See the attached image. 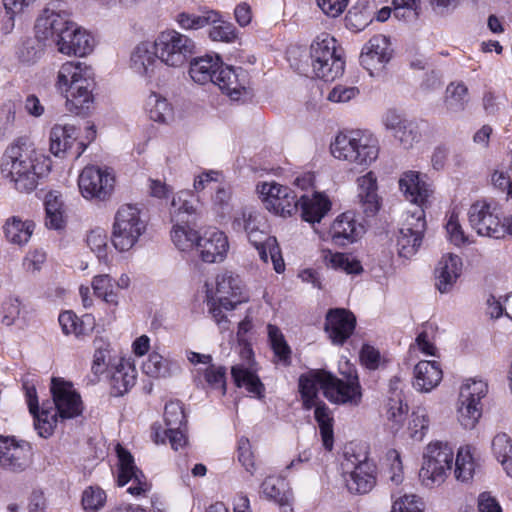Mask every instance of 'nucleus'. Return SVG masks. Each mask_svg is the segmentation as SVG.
<instances>
[{
    "mask_svg": "<svg viewBox=\"0 0 512 512\" xmlns=\"http://www.w3.org/2000/svg\"><path fill=\"white\" fill-rule=\"evenodd\" d=\"M73 24L74 22L65 13L47 8L37 19L35 25L36 36L43 41L51 39L58 47V42L61 38H64V34L68 32Z\"/></svg>",
    "mask_w": 512,
    "mask_h": 512,
    "instance_id": "23",
    "label": "nucleus"
},
{
    "mask_svg": "<svg viewBox=\"0 0 512 512\" xmlns=\"http://www.w3.org/2000/svg\"><path fill=\"white\" fill-rule=\"evenodd\" d=\"M454 462V476L457 481L467 483L473 479L476 462L469 446H463L458 449Z\"/></svg>",
    "mask_w": 512,
    "mask_h": 512,
    "instance_id": "42",
    "label": "nucleus"
},
{
    "mask_svg": "<svg viewBox=\"0 0 512 512\" xmlns=\"http://www.w3.org/2000/svg\"><path fill=\"white\" fill-rule=\"evenodd\" d=\"M32 455L28 442L0 436V468L14 473L23 472L30 466Z\"/></svg>",
    "mask_w": 512,
    "mask_h": 512,
    "instance_id": "15",
    "label": "nucleus"
},
{
    "mask_svg": "<svg viewBox=\"0 0 512 512\" xmlns=\"http://www.w3.org/2000/svg\"><path fill=\"white\" fill-rule=\"evenodd\" d=\"M149 118L158 123H168L174 117V110L169 101L157 92H151L144 104Z\"/></svg>",
    "mask_w": 512,
    "mask_h": 512,
    "instance_id": "38",
    "label": "nucleus"
},
{
    "mask_svg": "<svg viewBox=\"0 0 512 512\" xmlns=\"http://www.w3.org/2000/svg\"><path fill=\"white\" fill-rule=\"evenodd\" d=\"M77 128L70 124H55L50 131V151L55 156H60L66 152L75 151L72 154L78 158L85 151L86 146L83 142H77Z\"/></svg>",
    "mask_w": 512,
    "mask_h": 512,
    "instance_id": "24",
    "label": "nucleus"
},
{
    "mask_svg": "<svg viewBox=\"0 0 512 512\" xmlns=\"http://www.w3.org/2000/svg\"><path fill=\"white\" fill-rule=\"evenodd\" d=\"M386 416L395 425H400L408 412V406L403 397H389L386 403Z\"/></svg>",
    "mask_w": 512,
    "mask_h": 512,
    "instance_id": "64",
    "label": "nucleus"
},
{
    "mask_svg": "<svg viewBox=\"0 0 512 512\" xmlns=\"http://www.w3.org/2000/svg\"><path fill=\"white\" fill-rule=\"evenodd\" d=\"M200 236L197 231L188 225H174L171 231V239L174 245L182 251L190 250L194 246L197 248Z\"/></svg>",
    "mask_w": 512,
    "mask_h": 512,
    "instance_id": "51",
    "label": "nucleus"
},
{
    "mask_svg": "<svg viewBox=\"0 0 512 512\" xmlns=\"http://www.w3.org/2000/svg\"><path fill=\"white\" fill-rule=\"evenodd\" d=\"M267 332L275 358L282 364L289 365L291 361V348L287 344L283 333L277 326L272 324L267 326Z\"/></svg>",
    "mask_w": 512,
    "mask_h": 512,
    "instance_id": "50",
    "label": "nucleus"
},
{
    "mask_svg": "<svg viewBox=\"0 0 512 512\" xmlns=\"http://www.w3.org/2000/svg\"><path fill=\"white\" fill-rule=\"evenodd\" d=\"M106 501L105 492L98 487H88L82 495V505L87 512H96L104 506Z\"/></svg>",
    "mask_w": 512,
    "mask_h": 512,
    "instance_id": "61",
    "label": "nucleus"
},
{
    "mask_svg": "<svg viewBox=\"0 0 512 512\" xmlns=\"http://www.w3.org/2000/svg\"><path fill=\"white\" fill-rule=\"evenodd\" d=\"M91 285L94 294L109 307L116 308L119 305V294L114 290L113 279L110 275L94 276Z\"/></svg>",
    "mask_w": 512,
    "mask_h": 512,
    "instance_id": "43",
    "label": "nucleus"
},
{
    "mask_svg": "<svg viewBox=\"0 0 512 512\" xmlns=\"http://www.w3.org/2000/svg\"><path fill=\"white\" fill-rule=\"evenodd\" d=\"M146 230L140 210L131 204H124L116 211L112 226L111 241L120 252L132 249Z\"/></svg>",
    "mask_w": 512,
    "mask_h": 512,
    "instance_id": "9",
    "label": "nucleus"
},
{
    "mask_svg": "<svg viewBox=\"0 0 512 512\" xmlns=\"http://www.w3.org/2000/svg\"><path fill=\"white\" fill-rule=\"evenodd\" d=\"M52 161L27 137L14 140L0 164L2 178L18 193L30 194L49 176Z\"/></svg>",
    "mask_w": 512,
    "mask_h": 512,
    "instance_id": "1",
    "label": "nucleus"
},
{
    "mask_svg": "<svg viewBox=\"0 0 512 512\" xmlns=\"http://www.w3.org/2000/svg\"><path fill=\"white\" fill-rule=\"evenodd\" d=\"M488 393V384L483 379L469 378L460 386L458 399L460 401L481 405V400Z\"/></svg>",
    "mask_w": 512,
    "mask_h": 512,
    "instance_id": "46",
    "label": "nucleus"
},
{
    "mask_svg": "<svg viewBox=\"0 0 512 512\" xmlns=\"http://www.w3.org/2000/svg\"><path fill=\"white\" fill-rule=\"evenodd\" d=\"M35 229V223L30 219H22L20 216L9 217L4 225L5 239L12 245L25 246L31 239Z\"/></svg>",
    "mask_w": 512,
    "mask_h": 512,
    "instance_id": "36",
    "label": "nucleus"
},
{
    "mask_svg": "<svg viewBox=\"0 0 512 512\" xmlns=\"http://www.w3.org/2000/svg\"><path fill=\"white\" fill-rule=\"evenodd\" d=\"M314 417L317 421L322 437L323 445L327 450L333 448V418L329 408L324 403L317 402L314 405Z\"/></svg>",
    "mask_w": 512,
    "mask_h": 512,
    "instance_id": "47",
    "label": "nucleus"
},
{
    "mask_svg": "<svg viewBox=\"0 0 512 512\" xmlns=\"http://www.w3.org/2000/svg\"><path fill=\"white\" fill-rule=\"evenodd\" d=\"M130 68L147 83L158 84L166 74L153 42L143 41L134 47L130 55Z\"/></svg>",
    "mask_w": 512,
    "mask_h": 512,
    "instance_id": "14",
    "label": "nucleus"
},
{
    "mask_svg": "<svg viewBox=\"0 0 512 512\" xmlns=\"http://www.w3.org/2000/svg\"><path fill=\"white\" fill-rule=\"evenodd\" d=\"M55 87L64 96L68 111L82 115L92 108L96 82L90 65L80 61H66L59 67Z\"/></svg>",
    "mask_w": 512,
    "mask_h": 512,
    "instance_id": "3",
    "label": "nucleus"
},
{
    "mask_svg": "<svg viewBox=\"0 0 512 512\" xmlns=\"http://www.w3.org/2000/svg\"><path fill=\"white\" fill-rule=\"evenodd\" d=\"M393 136L405 149H409L420 141L421 132L417 123L407 120Z\"/></svg>",
    "mask_w": 512,
    "mask_h": 512,
    "instance_id": "58",
    "label": "nucleus"
},
{
    "mask_svg": "<svg viewBox=\"0 0 512 512\" xmlns=\"http://www.w3.org/2000/svg\"><path fill=\"white\" fill-rule=\"evenodd\" d=\"M256 192L264 207L275 215L288 217L298 210L297 195L287 186L264 181L257 184Z\"/></svg>",
    "mask_w": 512,
    "mask_h": 512,
    "instance_id": "12",
    "label": "nucleus"
},
{
    "mask_svg": "<svg viewBox=\"0 0 512 512\" xmlns=\"http://www.w3.org/2000/svg\"><path fill=\"white\" fill-rule=\"evenodd\" d=\"M327 373L324 370H314L299 378V390L306 409H311L316 405L319 390L325 394Z\"/></svg>",
    "mask_w": 512,
    "mask_h": 512,
    "instance_id": "33",
    "label": "nucleus"
},
{
    "mask_svg": "<svg viewBox=\"0 0 512 512\" xmlns=\"http://www.w3.org/2000/svg\"><path fill=\"white\" fill-rule=\"evenodd\" d=\"M141 368L143 373L151 378H168L173 375L174 363L154 350L143 361Z\"/></svg>",
    "mask_w": 512,
    "mask_h": 512,
    "instance_id": "41",
    "label": "nucleus"
},
{
    "mask_svg": "<svg viewBox=\"0 0 512 512\" xmlns=\"http://www.w3.org/2000/svg\"><path fill=\"white\" fill-rule=\"evenodd\" d=\"M426 230L425 211L415 208L408 211L396 237L398 255L409 259L419 250Z\"/></svg>",
    "mask_w": 512,
    "mask_h": 512,
    "instance_id": "11",
    "label": "nucleus"
},
{
    "mask_svg": "<svg viewBox=\"0 0 512 512\" xmlns=\"http://www.w3.org/2000/svg\"><path fill=\"white\" fill-rule=\"evenodd\" d=\"M500 208L494 202L478 200L468 210L469 223L480 236L499 239L505 236Z\"/></svg>",
    "mask_w": 512,
    "mask_h": 512,
    "instance_id": "13",
    "label": "nucleus"
},
{
    "mask_svg": "<svg viewBox=\"0 0 512 512\" xmlns=\"http://www.w3.org/2000/svg\"><path fill=\"white\" fill-rule=\"evenodd\" d=\"M116 453L119 461V473L117 483L119 486H125L129 481H133L136 485H132L127 492L133 496H139L150 490V485L142 471H140L135 463L134 458L120 444L116 446Z\"/></svg>",
    "mask_w": 512,
    "mask_h": 512,
    "instance_id": "22",
    "label": "nucleus"
},
{
    "mask_svg": "<svg viewBox=\"0 0 512 512\" xmlns=\"http://www.w3.org/2000/svg\"><path fill=\"white\" fill-rule=\"evenodd\" d=\"M94 48V38L86 30L78 27L76 23L70 26V29L64 38L58 42V51L67 56L83 57L90 54Z\"/></svg>",
    "mask_w": 512,
    "mask_h": 512,
    "instance_id": "27",
    "label": "nucleus"
},
{
    "mask_svg": "<svg viewBox=\"0 0 512 512\" xmlns=\"http://www.w3.org/2000/svg\"><path fill=\"white\" fill-rule=\"evenodd\" d=\"M356 318L345 309L330 310L326 316L325 331L334 344H343L355 329Z\"/></svg>",
    "mask_w": 512,
    "mask_h": 512,
    "instance_id": "26",
    "label": "nucleus"
},
{
    "mask_svg": "<svg viewBox=\"0 0 512 512\" xmlns=\"http://www.w3.org/2000/svg\"><path fill=\"white\" fill-rule=\"evenodd\" d=\"M430 425V418L428 412L425 408L418 407L416 408L412 414L410 415L408 425H407V433L408 436L417 442H421L428 430Z\"/></svg>",
    "mask_w": 512,
    "mask_h": 512,
    "instance_id": "48",
    "label": "nucleus"
},
{
    "mask_svg": "<svg viewBox=\"0 0 512 512\" xmlns=\"http://www.w3.org/2000/svg\"><path fill=\"white\" fill-rule=\"evenodd\" d=\"M512 152L491 174V183L498 190L506 193L507 199L512 198Z\"/></svg>",
    "mask_w": 512,
    "mask_h": 512,
    "instance_id": "49",
    "label": "nucleus"
},
{
    "mask_svg": "<svg viewBox=\"0 0 512 512\" xmlns=\"http://www.w3.org/2000/svg\"><path fill=\"white\" fill-rule=\"evenodd\" d=\"M213 212L219 217H225L233 210L232 191L229 186L219 185L211 198Z\"/></svg>",
    "mask_w": 512,
    "mask_h": 512,
    "instance_id": "53",
    "label": "nucleus"
},
{
    "mask_svg": "<svg viewBox=\"0 0 512 512\" xmlns=\"http://www.w3.org/2000/svg\"><path fill=\"white\" fill-rule=\"evenodd\" d=\"M461 258L452 253L442 256L435 269L436 288L442 294L450 292L462 272Z\"/></svg>",
    "mask_w": 512,
    "mask_h": 512,
    "instance_id": "30",
    "label": "nucleus"
},
{
    "mask_svg": "<svg viewBox=\"0 0 512 512\" xmlns=\"http://www.w3.org/2000/svg\"><path fill=\"white\" fill-rule=\"evenodd\" d=\"M325 397L336 404L358 405L362 397L358 376L350 370L345 379H338L328 372Z\"/></svg>",
    "mask_w": 512,
    "mask_h": 512,
    "instance_id": "16",
    "label": "nucleus"
},
{
    "mask_svg": "<svg viewBox=\"0 0 512 512\" xmlns=\"http://www.w3.org/2000/svg\"><path fill=\"white\" fill-rule=\"evenodd\" d=\"M115 185V174L107 167L88 165L78 177L80 193L87 200H109L114 193Z\"/></svg>",
    "mask_w": 512,
    "mask_h": 512,
    "instance_id": "10",
    "label": "nucleus"
},
{
    "mask_svg": "<svg viewBox=\"0 0 512 512\" xmlns=\"http://www.w3.org/2000/svg\"><path fill=\"white\" fill-rule=\"evenodd\" d=\"M454 463V451L448 442L431 441L425 447L419 478L427 488L441 486Z\"/></svg>",
    "mask_w": 512,
    "mask_h": 512,
    "instance_id": "6",
    "label": "nucleus"
},
{
    "mask_svg": "<svg viewBox=\"0 0 512 512\" xmlns=\"http://www.w3.org/2000/svg\"><path fill=\"white\" fill-rule=\"evenodd\" d=\"M23 389L29 412L34 418L35 429L41 437L47 438L53 434L58 419H73L83 412L84 406L80 394L72 383L63 379L51 380L53 406L44 403L41 410H39L35 386L26 381L23 383Z\"/></svg>",
    "mask_w": 512,
    "mask_h": 512,
    "instance_id": "2",
    "label": "nucleus"
},
{
    "mask_svg": "<svg viewBox=\"0 0 512 512\" xmlns=\"http://www.w3.org/2000/svg\"><path fill=\"white\" fill-rule=\"evenodd\" d=\"M363 233V226L358 223L354 215L349 212L337 216L329 229L331 241L339 246H346L356 242Z\"/></svg>",
    "mask_w": 512,
    "mask_h": 512,
    "instance_id": "29",
    "label": "nucleus"
},
{
    "mask_svg": "<svg viewBox=\"0 0 512 512\" xmlns=\"http://www.w3.org/2000/svg\"><path fill=\"white\" fill-rule=\"evenodd\" d=\"M443 377L440 364L437 361H420L414 367V388L420 392H430L436 388Z\"/></svg>",
    "mask_w": 512,
    "mask_h": 512,
    "instance_id": "34",
    "label": "nucleus"
},
{
    "mask_svg": "<svg viewBox=\"0 0 512 512\" xmlns=\"http://www.w3.org/2000/svg\"><path fill=\"white\" fill-rule=\"evenodd\" d=\"M232 227L235 231H244L251 244L262 243V239L268 235L263 216L254 208L242 209L234 217Z\"/></svg>",
    "mask_w": 512,
    "mask_h": 512,
    "instance_id": "28",
    "label": "nucleus"
},
{
    "mask_svg": "<svg viewBox=\"0 0 512 512\" xmlns=\"http://www.w3.org/2000/svg\"><path fill=\"white\" fill-rule=\"evenodd\" d=\"M343 480L347 489L354 494H365L372 490L376 483V467L368 459L357 463L348 460L343 464Z\"/></svg>",
    "mask_w": 512,
    "mask_h": 512,
    "instance_id": "17",
    "label": "nucleus"
},
{
    "mask_svg": "<svg viewBox=\"0 0 512 512\" xmlns=\"http://www.w3.org/2000/svg\"><path fill=\"white\" fill-rule=\"evenodd\" d=\"M189 74L192 80L204 85L213 83L228 95L237 100L245 90L246 75L242 69L224 65L218 56L206 55L194 59L190 63Z\"/></svg>",
    "mask_w": 512,
    "mask_h": 512,
    "instance_id": "4",
    "label": "nucleus"
},
{
    "mask_svg": "<svg viewBox=\"0 0 512 512\" xmlns=\"http://www.w3.org/2000/svg\"><path fill=\"white\" fill-rule=\"evenodd\" d=\"M391 59L388 39L381 34L373 36L362 48L360 63L370 76H379Z\"/></svg>",
    "mask_w": 512,
    "mask_h": 512,
    "instance_id": "18",
    "label": "nucleus"
},
{
    "mask_svg": "<svg viewBox=\"0 0 512 512\" xmlns=\"http://www.w3.org/2000/svg\"><path fill=\"white\" fill-rule=\"evenodd\" d=\"M240 356L243 362L234 365L231 369L235 384L238 387L245 388L248 393L261 397L264 386L256 374L251 347L249 345H243L240 350Z\"/></svg>",
    "mask_w": 512,
    "mask_h": 512,
    "instance_id": "20",
    "label": "nucleus"
},
{
    "mask_svg": "<svg viewBox=\"0 0 512 512\" xmlns=\"http://www.w3.org/2000/svg\"><path fill=\"white\" fill-rule=\"evenodd\" d=\"M358 200L367 216H374L380 209V198L377 193V178L370 171L357 179Z\"/></svg>",
    "mask_w": 512,
    "mask_h": 512,
    "instance_id": "32",
    "label": "nucleus"
},
{
    "mask_svg": "<svg viewBox=\"0 0 512 512\" xmlns=\"http://www.w3.org/2000/svg\"><path fill=\"white\" fill-rule=\"evenodd\" d=\"M286 483L279 477H267L262 485L261 492L269 500H273L281 505L287 502Z\"/></svg>",
    "mask_w": 512,
    "mask_h": 512,
    "instance_id": "55",
    "label": "nucleus"
},
{
    "mask_svg": "<svg viewBox=\"0 0 512 512\" xmlns=\"http://www.w3.org/2000/svg\"><path fill=\"white\" fill-rule=\"evenodd\" d=\"M58 321L64 334L76 337L89 334L94 327V319L91 315L86 314L78 318L72 311L61 313Z\"/></svg>",
    "mask_w": 512,
    "mask_h": 512,
    "instance_id": "39",
    "label": "nucleus"
},
{
    "mask_svg": "<svg viewBox=\"0 0 512 512\" xmlns=\"http://www.w3.org/2000/svg\"><path fill=\"white\" fill-rule=\"evenodd\" d=\"M491 446L494 456L512 477V439L506 433H498L494 436Z\"/></svg>",
    "mask_w": 512,
    "mask_h": 512,
    "instance_id": "45",
    "label": "nucleus"
},
{
    "mask_svg": "<svg viewBox=\"0 0 512 512\" xmlns=\"http://www.w3.org/2000/svg\"><path fill=\"white\" fill-rule=\"evenodd\" d=\"M329 34L317 36L310 47L311 66L316 77L324 81H334L344 72L342 51Z\"/></svg>",
    "mask_w": 512,
    "mask_h": 512,
    "instance_id": "7",
    "label": "nucleus"
},
{
    "mask_svg": "<svg viewBox=\"0 0 512 512\" xmlns=\"http://www.w3.org/2000/svg\"><path fill=\"white\" fill-rule=\"evenodd\" d=\"M164 421L167 429L183 427L185 424V414L179 401H170L165 405Z\"/></svg>",
    "mask_w": 512,
    "mask_h": 512,
    "instance_id": "63",
    "label": "nucleus"
},
{
    "mask_svg": "<svg viewBox=\"0 0 512 512\" xmlns=\"http://www.w3.org/2000/svg\"><path fill=\"white\" fill-rule=\"evenodd\" d=\"M330 150L334 158L366 169L378 158L379 143L372 133L353 130L337 134Z\"/></svg>",
    "mask_w": 512,
    "mask_h": 512,
    "instance_id": "5",
    "label": "nucleus"
},
{
    "mask_svg": "<svg viewBox=\"0 0 512 512\" xmlns=\"http://www.w3.org/2000/svg\"><path fill=\"white\" fill-rule=\"evenodd\" d=\"M212 25V28L209 30L211 40L230 43L237 38L234 25L221 20V17L219 18V22Z\"/></svg>",
    "mask_w": 512,
    "mask_h": 512,
    "instance_id": "62",
    "label": "nucleus"
},
{
    "mask_svg": "<svg viewBox=\"0 0 512 512\" xmlns=\"http://www.w3.org/2000/svg\"><path fill=\"white\" fill-rule=\"evenodd\" d=\"M207 292H211L227 311L235 309L238 304L246 300L240 278L229 271L218 274L215 280V291L207 290Z\"/></svg>",
    "mask_w": 512,
    "mask_h": 512,
    "instance_id": "21",
    "label": "nucleus"
},
{
    "mask_svg": "<svg viewBox=\"0 0 512 512\" xmlns=\"http://www.w3.org/2000/svg\"><path fill=\"white\" fill-rule=\"evenodd\" d=\"M423 509V502L414 494L393 496L391 512H423Z\"/></svg>",
    "mask_w": 512,
    "mask_h": 512,
    "instance_id": "60",
    "label": "nucleus"
},
{
    "mask_svg": "<svg viewBox=\"0 0 512 512\" xmlns=\"http://www.w3.org/2000/svg\"><path fill=\"white\" fill-rule=\"evenodd\" d=\"M197 250L203 262L222 263L230 250L228 236L218 228L210 227L201 234Z\"/></svg>",
    "mask_w": 512,
    "mask_h": 512,
    "instance_id": "19",
    "label": "nucleus"
},
{
    "mask_svg": "<svg viewBox=\"0 0 512 512\" xmlns=\"http://www.w3.org/2000/svg\"><path fill=\"white\" fill-rule=\"evenodd\" d=\"M7 15L3 23L2 31L6 34L12 32L15 27V17L19 16L33 5L36 0H2Z\"/></svg>",
    "mask_w": 512,
    "mask_h": 512,
    "instance_id": "54",
    "label": "nucleus"
},
{
    "mask_svg": "<svg viewBox=\"0 0 512 512\" xmlns=\"http://www.w3.org/2000/svg\"><path fill=\"white\" fill-rule=\"evenodd\" d=\"M198 201L194 198L190 191H180L172 199L171 215H180L182 213L192 215L198 211Z\"/></svg>",
    "mask_w": 512,
    "mask_h": 512,
    "instance_id": "56",
    "label": "nucleus"
},
{
    "mask_svg": "<svg viewBox=\"0 0 512 512\" xmlns=\"http://www.w3.org/2000/svg\"><path fill=\"white\" fill-rule=\"evenodd\" d=\"M23 305L19 298L9 296L1 304V322L6 326L15 324L21 316Z\"/></svg>",
    "mask_w": 512,
    "mask_h": 512,
    "instance_id": "57",
    "label": "nucleus"
},
{
    "mask_svg": "<svg viewBox=\"0 0 512 512\" xmlns=\"http://www.w3.org/2000/svg\"><path fill=\"white\" fill-rule=\"evenodd\" d=\"M88 247L99 259L107 257L108 239L107 233L102 228H95L91 230L86 238Z\"/></svg>",
    "mask_w": 512,
    "mask_h": 512,
    "instance_id": "59",
    "label": "nucleus"
},
{
    "mask_svg": "<svg viewBox=\"0 0 512 512\" xmlns=\"http://www.w3.org/2000/svg\"><path fill=\"white\" fill-rule=\"evenodd\" d=\"M322 259L328 268L343 271L347 274H360L363 270L361 263L346 253L324 250L322 252Z\"/></svg>",
    "mask_w": 512,
    "mask_h": 512,
    "instance_id": "40",
    "label": "nucleus"
},
{
    "mask_svg": "<svg viewBox=\"0 0 512 512\" xmlns=\"http://www.w3.org/2000/svg\"><path fill=\"white\" fill-rule=\"evenodd\" d=\"M137 374L136 366L132 361L121 359L115 365L110 377L111 393L114 396L127 393L136 384Z\"/></svg>",
    "mask_w": 512,
    "mask_h": 512,
    "instance_id": "35",
    "label": "nucleus"
},
{
    "mask_svg": "<svg viewBox=\"0 0 512 512\" xmlns=\"http://www.w3.org/2000/svg\"><path fill=\"white\" fill-rule=\"evenodd\" d=\"M220 13L215 10H203L201 14H193L186 11L174 16L175 23L182 30H199L210 24L219 22Z\"/></svg>",
    "mask_w": 512,
    "mask_h": 512,
    "instance_id": "37",
    "label": "nucleus"
},
{
    "mask_svg": "<svg viewBox=\"0 0 512 512\" xmlns=\"http://www.w3.org/2000/svg\"><path fill=\"white\" fill-rule=\"evenodd\" d=\"M297 201L302 219L312 224L319 223L331 209L329 198L319 192L303 195Z\"/></svg>",
    "mask_w": 512,
    "mask_h": 512,
    "instance_id": "31",
    "label": "nucleus"
},
{
    "mask_svg": "<svg viewBox=\"0 0 512 512\" xmlns=\"http://www.w3.org/2000/svg\"><path fill=\"white\" fill-rule=\"evenodd\" d=\"M469 101L468 87L463 82H452L446 88L445 107L451 113L465 109Z\"/></svg>",
    "mask_w": 512,
    "mask_h": 512,
    "instance_id": "44",
    "label": "nucleus"
},
{
    "mask_svg": "<svg viewBox=\"0 0 512 512\" xmlns=\"http://www.w3.org/2000/svg\"><path fill=\"white\" fill-rule=\"evenodd\" d=\"M153 44L166 70L183 67L196 50L194 40L175 29H165L158 33Z\"/></svg>",
    "mask_w": 512,
    "mask_h": 512,
    "instance_id": "8",
    "label": "nucleus"
},
{
    "mask_svg": "<svg viewBox=\"0 0 512 512\" xmlns=\"http://www.w3.org/2000/svg\"><path fill=\"white\" fill-rule=\"evenodd\" d=\"M457 420L465 429H473L481 417V405L457 400Z\"/></svg>",
    "mask_w": 512,
    "mask_h": 512,
    "instance_id": "52",
    "label": "nucleus"
},
{
    "mask_svg": "<svg viewBox=\"0 0 512 512\" xmlns=\"http://www.w3.org/2000/svg\"><path fill=\"white\" fill-rule=\"evenodd\" d=\"M399 188L406 200L423 209L433 191L421 174L416 171H405L399 178Z\"/></svg>",
    "mask_w": 512,
    "mask_h": 512,
    "instance_id": "25",
    "label": "nucleus"
}]
</instances>
